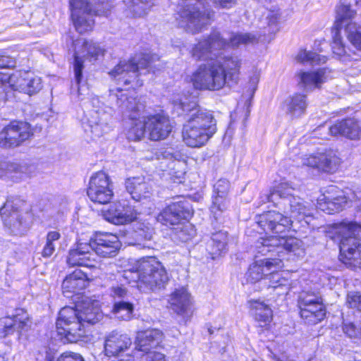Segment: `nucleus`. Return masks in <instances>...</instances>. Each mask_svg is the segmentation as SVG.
Listing matches in <instances>:
<instances>
[{
  "label": "nucleus",
  "instance_id": "1",
  "mask_svg": "<svg viewBox=\"0 0 361 361\" xmlns=\"http://www.w3.org/2000/svg\"><path fill=\"white\" fill-rule=\"evenodd\" d=\"M256 250L262 255L271 253V257L256 260L250 264L245 274L247 282L254 283L267 276L269 288H272L277 295H286L290 290L289 281L278 270L283 267V259L288 252L298 257L305 255L302 242L295 238L270 235L258 240Z\"/></svg>",
  "mask_w": 361,
  "mask_h": 361
},
{
  "label": "nucleus",
  "instance_id": "2",
  "mask_svg": "<svg viewBox=\"0 0 361 361\" xmlns=\"http://www.w3.org/2000/svg\"><path fill=\"white\" fill-rule=\"evenodd\" d=\"M293 190L286 183H280L271 191L267 199L279 211H269L257 218V224L266 233L282 234L290 228L293 219L300 221L310 216L309 204L300 197L294 196Z\"/></svg>",
  "mask_w": 361,
  "mask_h": 361
},
{
  "label": "nucleus",
  "instance_id": "3",
  "mask_svg": "<svg viewBox=\"0 0 361 361\" xmlns=\"http://www.w3.org/2000/svg\"><path fill=\"white\" fill-rule=\"evenodd\" d=\"M208 59L193 72L190 81L195 89L199 90L217 91L226 85L238 84L241 68V59L238 56H226L213 61ZM195 59V57L192 56ZM196 60H198L195 58ZM207 61V59H203Z\"/></svg>",
  "mask_w": 361,
  "mask_h": 361
},
{
  "label": "nucleus",
  "instance_id": "4",
  "mask_svg": "<svg viewBox=\"0 0 361 361\" xmlns=\"http://www.w3.org/2000/svg\"><path fill=\"white\" fill-rule=\"evenodd\" d=\"M102 317L99 302L82 297L75 308L64 307L60 310L56 323L57 333L64 342L76 343L85 335V323L94 324Z\"/></svg>",
  "mask_w": 361,
  "mask_h": 361
},
{
  "label": "nucleus",
  "instance_id": "5",
  "mask_svg": "<svg viewBox=\"0 0 361 361\" xmlns=\"http://www.w3.org/2000/svg\"><path fill=\"white\" fill-rule=\"evenodd\" d=\"M174 106L183 111L190 112L189 118L183 125L181 137L183 143L192 148H200L208 142L216 131V120L212 113L197 106L194 101L175 100Z\"/></svg>",
  "mask_w": 361,
  "mask_h": 361
},
{
  "label": "nucleus",
  "instance_id": "6",
  "mask_svg": "<svg viewBox=\"0 0 361 361\" xmlns=\"http://www.w3.org/2000/svg\"><path fill=\"white\" fill-rule=\"evenodd\" d=\"M360 228L355 223L342 222L329 231L330 238L340 241L341 260L352 268L361 267V240L355 238Z\"/></svg>",
  "mask_w": 361,
  "mask_h": 361
},
{
  "label": "nucleus",
  "instance_id": "7",
  "mask_svg": "<svg viewBox=\"0 0 361 361\" xmlns=\"http://www.w3.org/2000/svg\"><path fill=\"white\" fill-rule=\"evenodd\" d=\"M125 278H136L137 287L142 291L161 288L169 280L166 271L156 257H150L137 261L133 270L124 272Z\"/></svg>",
  "mask_w": 361,
  "mask_h": 361
},
{
  "label": "nucleus",
  "instance_id": "8",
  "mask_svg": "<svg viewBox=\"0 0 361 361\" xmlns=\"http://www.w3.org/2000/svg\"><path fill=\"white\" fill-rule=\"evenodd\" d=\"M336 13L331 44L334 54L338 56H343L346 54L340 35V30L343 27L345 28L349 41L356 49L361 51V27L353 21L355 12L351 9L349 5L345 4V1L343 0L338 6Z\"/></svg>",
  "mask_w": 361,
  "mask_h": 361
},
{
  "label": "nucleus",
  "instance_id": "9",
  "mask_svg": "<svg viewBox=\"0 0 361 361\" xmlns=\"http://www.w3.org/2000/svg\"><path fill=\"white\" fill-rule=\"evenodd\" d=\"M261 36L253 33L233 34L230 42L223 39L218 32H213L208 37L198 42L192 49V56L197 59H212L216 52L226 46L238 47L240 44H249L257 42Z\"/></svg>",
  "mask_w": 361,
  "mask_h": 361
},
{
  "label": "nucleus",
  "instance_id": "10",
  "mask_svg": "<svg viewBox=\"0 0 361 361\" xmlns=\"http://www.w3.org/2000/svg\"><path fill=\"white\" fill-rule=\"evenodd\" d=\"M207 0H181L178 6V25L196 33L207 25L212 16Z\"/></svg>",
  "mask_w": 361,
  "mask_h": 361
},
{
  "label": "nucleus",
  "instance_id": "11",
  "mask_svg": "<svg viewBox=\"0 0 361 361\" xmlns=\"http://www.w3.org/2000/svg\"><path fill=\"white\" fill-rule=\"evenodd\" d=\"M154 58L149 54H142L137 56L130 61H121L109 75L118 83L123 82L125 85H130L133 88L140 87L142 85V81L138 77L146 72L142 73V70L149 69Z\"/></svg>",
  "mask_w": 361,
  "mask_h": 361
},
{
  "label": "nucleus",
  "instance_id": "12",
  "mask_svg": "<svg viewBox=\"0 0 361 361\" xmlns=\"http://www.w3.org/2000/svg\"><path fill=\"white\" fill-rule=\"evenodd\" d=\"M74 46V63L73 71L75 80L77 85L78 94L80 99L82 95V87L80 83L82 78V70L84 68L85 60L95 61L99 56H103L104 50L99 44L93 41H88L85 39H78L73 42Z\"/></svg>",
  "mask_w": 361,
  "mask_h": 361
},
{
  "label": "nucleus",
  "instance_id": "13",
  "mask_svg": "<svg viewBox=\"0 0 361 361\" xmlns=\"http://www.w3.org/2000/svg\"><path fill=\"white\" fill-rule=\"evenodd\" d=\"M163 334L158 329L138 331L135 339V349L143 353L140 361H166L165 355L153 350L162 341Z\"/></svg>",
  "mask_w": 361,
  "mask_h": 361
},
{
  "label": "nucleus",
  "instance_id": "14",
  "mask_svg": "<svg viewBox=\"0 0 361 361\" xmlns=\"http://www.w3.org/2000/svg\"><path fill=\"white\" fill-rule=\"evenodd\" d=\"M301 318L309 324H316L326 316V308L322 298L314 293L302 292L298 300Z\"/></svg>",
  "mask_w": 361,
  "mask_h": 361
},
{
  "label": "nucleus",
  "instance_id": "15",
  "mask_svg": "<svg viewBox=\"0 0 361 361\" xmlns=\"http://www.w3.org/2000/svg\"><path fill=\"white\" fill-rule=\"evenodd\" d=\"M71 18L76 30L80 34L90 31L94 23L93 11L96 15H106L101 10L93 11L87 0H69Z\"/></svg>",
  "mask_w": 361,
  "mask_h": 361
},
{
  "label": "nucleus",
  "instance_id": "16",
  "mask_svg": "<svg viewBox=\"0 0 361 361\" xmlns=\"http://www.w3.org/2000/svg\"><path fill=\"white\" fill-rule=\"evenodd\" d=\"M87 192L91 201L95 203H109L114 196V192L108 175L102 171L93 175L90 180Z\"/></svg>",
  "mask_w": 361,
  "mask_h": 361
},
{
  "label": "nucleus",
  "instance_id": "17",
  "mask_svg": "<svg viewBox=\"0 0 361 361\" xmlns=\"http://www.w3.org/2000/svg\"><path fill=\"white\" fill-rule=\"evenodd\" d=\"M102 213L105 220L116 225L131 223L137 219L138 214L135 207L126 200L111 203L103 209Z\"/></svg>",
  "mask_w": 361,
  "mask_h": 361
},
{
  "label": "nucleus",
  "instance_id": "18",
  "mask_svg": "<svg viewBox=\"0 0 361 361\" xmlns=\"http://www.w3.org/2000/svg\"><path fill=\"white\" fill-rule=\"evenodd\" d=\"M192 210L188 202H173L164 208L157 216V221L164 225H177L190 218Z\"/></svg>",
  "mask_w": 361,
  "mask_h": 361
},
{
  "label": "nucleus",
  "instance_id": "19",
  "mask_svg": "<svg viewBox=\"0 0 361 361\" xmlns=\"http://www.w3.org/2000/svg\"><path fill=\"white\" fill-rule=\"evenodd\" d=\"M89 243L92 251L102 257L115 256L121 247L118 236L110 233H97Z\"/></svg>",
  "mask_w": 361,
  "mask_h": 361
},
{
  "label": "nucleus",
  "instance_id": "20",
  "mask_svg": "<svg viewBox=\"0 0 361 361\" xmlns=\"http://www.w3.org/2000/svg\"><path fill=\"white\" fill-rule=\"evenodd\" d=\"M348 202H361V188L356 191L350 190L346 195H338L333 197L323 195L318 199L317 207L326 214H333L342 210Z\"/></svg>",
  "mask_w": 361,
  "mask_h": 361
},
{
  "label": "nucleus",
  "instance_id": "21",
  "mask_svg": "<svg viewBox=\"0 0 361 361\" xmlns=\"http://www.w3.org/2000/svg\"><path fill=\"white\" fill-rule=\"evenodd\" d=\"M145 128L149 138L155 141L166 138L172 130L169 119L161 114L145 117Z\"/></svg>",
  "mask_w": 361,
  "mask_h": 361
},
{
  "label": "nucleus",
  "instance_id": "22",
  "mask_svg": "<svg viewBox=\"0 0 361 361\" xmlns=\"http://www.w3.org/2000/svg\"><path fill=\"white\" fill-rule=\"evenodd\" d=\"M91 251L90 243H84L78 241L75 247L70 250L67 257V263L72 267H94L96 265L94 254Z\"/></svg>",
  "mask_w": 361,
  "mask_h": 361
},
{
  "label": "nucleus",
  "instance_id": "23",
  "mask_svg": "<svg viewBox=\"0 0 361 361\" xmlns=\"http://www.w3.org/2000/svg\"><path fill=\"white\" fill-rule=\"evenodd\" d=\"M340 164V158L332 151L311 155L303 159V164L324 172H334Z\"/></svg>",
  "mask_w": 361,
  "mask_h": 361
},
{
  "label": "nucleus",
  "instance_id": "24",
  "mask_svg": "<svg viewBox=\"0 0 361 361\" xmlns=\"http://www.w3.org/2000/svg\"><path fill=\"white\" fill-rule=\"evenodd\" d=\"M132 345V340L126 334L114 331L105 338L104 353L108 357H117L128 350Z\"/></svg>",
  "mask_w": 361,
  "mask_h": 361
},
{
  "label": "nucleus",
  "instance_id": "25",
  "mask_svg": "<svg viewBox=\"0 0 361 361\" xmlns=\"http://www.w3.org/2000/svg\"><path fill=\"white\" fill-rule=\"evenodd\" d=\"M20 200H8L0 209V215L6 226L14 231L20 229L22 225Z\"/></svg>",
  "mask_w": 361,
  "mask_h": 361
},
{
  "label": "nucleus",
  "instance_id": "26",
  "mask_svg": "<svg viewBox=\"0 0 361 361\" xmlns=\"http://www.w3.org/2000/svg\"><path fill=\"white\" fill-rule=\"evenodd\" d=\"M169 307L178 315L189 317L191 314L192 300L185 288L176 289L169 299Z\"/></svg>",
  "mask_w": 361,
  "mask_h": 361
},
{
  "label": "nucleus",
  "instance_id": "27",
  "mask_svg": "<svg viewBox=\"0 0 361 361\" xmlns=\"http://www.w3.org/2000/svg\"><path fill=\"white\" fill-rule=\"evenodd\" d=\"M21 124L18 121H12L0 132V147L13 148L23 142Z\"/></svg>",
  "mask_w": 361,
  "mask_h": 361
},
{
  "label": "nucleus",
  "instance_id": "28",
  "mask_svg": "<svg viewBox=\"0 0 361 361\" xmlns=\"http://www.w3.org/2000/svg\"><path fill=\"white\" fill-rule=\"evenodd\" d=\"M126 188L133 200L140 201L150 197L152 187L145 176L129 178L126 180Z\"/></svg>",
  "mask_w": 361,
  "mask_h": 361
},
{
  "label": "nucleus",
  "instance_id": "29",
  "mask_svg": "<svg viewBox=\"0 0 361 361\" xmlns=\"http://www.w3.org/2000/svg\"><path fill=\"white\" fill-rule=\"evenodd\" d=\"M88 284L86 274L80 269L75 270L66 277L62 283L63 293L66 297H71V293H79Z\"/></svg>",
  "mask_w": 361,
  "mask_h": 361
},
{
  "label": "nucleus",
  "instance_id": "30",
  "mask_svg": "<svg viewBox=\"0 0 361 361\" xmlns=\"http://www.w3.org/2000/svg\"><path fill=\"white\" fill-rule=\"evenodd\" d=\"M333 135H342L351 140L361 138V126L354 118H348L335 123L330 127Z\"/></svg>",
  "mask_w": 361,
  "mask_h": 361
},
{
  "label": "nucleus",
  "instance_id": "31",
  "mask_svg": "<svg viewBox=\"0 0 361 361\" xmlns=\"http://www.w3.org/2000/svg\"><path fill=\"white\" fill-rule=\"evenodd\" d=\"M107 118L108 115L105 113L101 114L95 111L91 112L84 126L85 131L90 132L94 138L100 137L109 130Z\"/></svg>",
  "mask_w": 361,
  "mask_h": 361
},
{
  "label": "nucleus",
  "instance_id": "32",
  "mask_svg": "<svg viewBox=\"0 0 361 361\" xmlns=\"http://www.w3.org/2000/svg\"><path fill=\"white\" fill-rule=\"evenodd\" d=\"M299 83L306 90L319 88L327 79L326 71L319 69L312 72H301L298 74Z\"/></svg>",
  "mask_w": 361,
  "mask_h": 361
},
{
  "label": "nucleus",
  "instance_id": "33",
  "mask_svg": "<svg viewBox=\"0 0 361 361\" xmlns=\"http://www.w3.org/2000/svg\"><path fill=\"white\" fill-rule=\"evenodd\" d=\"M307 106L306 96L302 94L290 95L283 103V110L291 116H300L305 112Z\"/></svg>",
  "mask_w": 361,
  "mask_h": 361
},
{
  "label": "nucleus",
  "instance_id": "34",
  "mask_svg": "<svg viewBox=\"0 0 361 361\" xmlns=\"http://www.w3.org/2000/svg\"><path fill=\"white\" fill-rule=\"evenodd\" d=\"M116 97V102L118 108L123 114L131 113L128 116L131 119H135L134 114L140 111L142 108V105L140 104L135 97H128L126 93H121L120 95L115 94Z\"/></svg>",
  "mask_w": 361,
  "mask_h": 361
},
{
  "label": "nucleus",
  "instance_id": "35",
  "mask_svg": "<svg viewBox=\"0 0 361 361\" xmlns=\"http://www.w3.org/2000/svg\"><path fill=\"white\" fill-rule=\"evenodd\" d=\"M228 234L225 231H220L213 233L207 244V250L212 257L214 259L221 253L227 250Z\"/></svg>",
  "mask_w": 361,
  "mask_h": 361
},
{
  "label": "nucleus",
  "instance_id": "36",
  "mask_svg": "<svg viewBox=\"0 0 361 361\" xmlns=\"http://www.w3.org/2000/svg\"><path fill=\"white\" fill-rule=\"evenodd\" d=\"M251 314L255 319L260 322H269L272 318V310L263 302L259 300L249 301Z\"/></svg>",
  "mask_w": 361,
  "mask_h": 361
},
{
  "label": "nucleus",
  "instance_id": "37",
  "mask_svg": "<svg viewBox=\"0 0 361 361\" xmlns=\"http://www.w3.org/2000/svg\"><path fill=\"white\" fill-rule=\"evenodd\" d=\"M23 322L18 315L13 317H6L0 319V337L5 338L21 329Z\"/></svg>",
  "mask_w": 361,
  "mask_h": 361
},
{
  "label": "nucleus",
  "instance_id": "38",
  "mask_svg": "<svg viewBox=\"0 0 361 361\" xmlns=\"http://www.w3.org/2000/svg\"><path fill=\"white\" fill-rule=\"evenodd\" d=\"M281 18V13L279 11H269L265 16L264 20L267 27L262 32L264 36L268 35L269 40L274 38L276 33L279 30V20Z\"/></svg>",
  "mask_w": 361,
  "mask_h": 361
},
{
  "label": "nucleus",
  "instance_id": "39",
  "mask_svg": "<svg viewBox=\"0 0 361 361\" xmlns=\"http://www.w3.org/2000/svg\"><path fill=\"white\" fill-rule=\"evenodd\" d=\"M133 305L125 301L115 302L112 310V312L116 318L126 321L133 318Z\"/></svg>",
  "mask_w": 361,
  "mask_h": 361
},
{
  "label": "nucleus",
  "instance_id": "40",
  "mask_svg": "<svg viewBox=\"0 0 361 361\" xmlns=\"http://www.w3.org/2000/svg\"><path fill=\"white\" fill-rule=\"evenodd\" d=\"M153 6L152 0H130L128 2V9L136 17L147 15Z\"/></svg>",
  "mask_w": 361,
  "mask_h": 361
},
{
  "label": "nucleus",
  "instance_id": "41",
  "mask_svg": "<svg viewBox=\"0 0 361 361\" xmlns=\"http://www.w3.org/2000/svg\"><path fill=\"white\" fill-rule=\"evenodd\" d=\"M147 132L145 128V117L142 120H132L130 128L126 132V137L129 140H139L143 137Z\"/></svg>",
  "mask_w": 361,
  "mask_h": 361
},
{
  "label": "nucleus",
  "instance_id": "42",
  "mask_svg": "<svg viewBox=\"0 0 361 361\" xmlns=\"http://www.w3.org/2000/svg\"><path fill=\"white\" fill-rule=\"evenodd\" d=\"M61 238V235L57 231H50L47 233L46 235V243L42 252V257H49L54 254Z\"/></svg>",
  "mask_w": 361,
  "mask_h": 361
},
{
  "label": "nucleus",
  "instance_id": "43",
  "mask_svg": "<svg viewBox=\"0 0 361 361\" xmlns=\"http://www.w3.org/2000/svg\"><path fill=\"white\" fill-rule=\"evenodd\" d=\"M42 87L41 78L32 73H27L24 78V93L31 96L39 92Z\"/></svg>",
  "mask_w": 361,
  "mask_h": 361
},
{
  "label": "nucleus",
  "instance_id": "44",
  "mask_svg": "<svg viewBox=\"0 0 361 361\" xmlns=\"http://www.w3.org/2000/svg\"><path fill=\"white\" fill-rule=\"evenodd\" d=\"M228 204L229 201L226 197L215 196L211 206V212L214 214L215 219H218L219 212L221 213L228 208Z\"/></svg>",
  "mask_w": 361,
  "mask_h": 361
},
{
  "label": "nucleus",
  "instance_id": "45",
  "mask_svg": "<svg viewBox=\"0 0 361 361\" xmlns=\"http://www.w3.org/2000/svg\"><path fill=\"white\" fill-rule=\"evenodd\" d=\"M135 231V236L141 239L150 240L153 233V228L149 224L137 223Z\"/></svg>",
  "mask_w": 361,
  "mask_h": 361
},
{
  "label": "nucleus",
  "instance_id": "46",
  "mask_svg": "<svg viewBox=\"0 0 361 361\" xmlns=\"http://www.w3.org/2000/svg\"><path fill=\"white\" fill-rule=\"evenodd\" d=\"M296 59L298 61L301 63H320L321 59L318 54L314 52L300 50L297 56Z\"/></svg>",
  "mask_w": 361,
  "mask_h": 361
},
{
  "label": "nucleus",
  "instance_id": "47",
  "mask_svg": "<svg viewBox=\"0 0 361 361\" xmlns=\"http://www.w3.org/2000/svg\"><path fill=\"white\" fill-rule=\"evenodd\" d=\"M176 235L180 240L186 242L195 236V230L190 224L187 223L182 226L180 230L177 231Z\"/></svg>",
  "mask_w": 361,
  "mask_h": 361
},
{
  "label": "nucleus",
  "instance_id": "48",
  "mask_svg": "<svg viewBox=\"0 0 361 361\" xmlns=\"http://www.w3.org/2000/svg\"><path fill=\"white\" fill-rule=\"evenodd\" d=\"M346 305L349 308L356 309L361 312V293L352 291L348 293L346 296Z\"/></svg>",
  "mask_w": 361,
  "mask_h": 361
},
{
  "label": "nucleus",
  "instance_id": "49",
  "mask_svg": "<svg viewBox=\"0 0 361 361\" xmlns=\"http://www.w3.org/2000/svg\"><path fill=\"white\" fill-rule=\"evenodd\" d=\"M343 331L350 338H357L361 336V327L352 322H343Z\"/></svg>",
  "mask_w": 361,
  "mask_h": 361
},
{
  "label": "nucleus",
  "instance_id": "50",
  "mask_svg": "<svg viewBox=\"0 0 361 361\" xmlns=\"http://www.w3.org/2000/svg\"><path fill=\"white\" fill-rule=\"evenodd\" d=\"M214 188L217 196L226 197L230 188V183L226 179H219L215 183Z\"/></svg>",
  "mask_w": 361,
  "mask_h": 361
},
{
  "label": "nucleus",
  "instance_id": "51",
  "mask_svg": "<svg viewBox=\"0 0 361 361\" xmlns=\"http://www.w3.org/2000/svg\"><path fill=\"white\" fill-rule=\"evenodd\" d=\"M41 131V126H32L30 123L24 122V140L39 134Z\"/></svg>",
  "mask_w": 361,
  "mask_h": 361
},
{
  "label": "nucleus",
  "instance_id": "52",
  "mask_svg": "<svg viewBox=\"0 0 361 361\" xmlns=\"http://www.w3.org/2000/svg\"><path fill=\"white\" fill-rule=\"evenodd\" d=\"M58 361H85L81 355L73 352L63 353L59 358Z\"/></svg>",
  "mask_w": 361,
  "mask_h": 361
},
{
  "label": "nucleus",
  "instance_id": "53",
  "mask_svg": "<svg viewBox=\"0 0 361 361\" xmlns=\"http://www.w3.org/2000/svg\"><path fill=\"white\" fill-rule=\"evenodd\" d=\"M111 294L114 298H123L127 296L128 290L123 286H117L111 288Z\"/></svg>",
  "mask_w": 361,
  "mask_h": 361
},
{
  "label": "nucleus",
  "instance_id": "54",
  "mask_svg": "<svg viewBox=\"0 0 361 361\" xmlns=\"http://www.w3.org/2000/svg\"><path fill=\"white\" fill-rule=\"evenodd\" d=\"M214 4L222 7L228 8L235 4V0H212Z\"/></svg>",
  "mask_w": 361,
  "mask_h": 361
},
{
  "label": "nucleus",
  "instance_id": "55",
  "mask_svg": "<svg viewBox=\"0 0 361 361\" xmlns=\"http://www.w3.org/2000/svg\"><path fill=\"white\" fill-rule=\"evenodd\" d=\"M11 59L6 56H0V68H9L11 66Z\"/></svg>",
  "mask_w": 361,
  "mask_h": 361
},
{
  "label": "nucleus",
  "instance_id": "56",
  "mask_svg": "<svg viewBox=\"0 0 361 361\" xmlns=\"http://www.w3.org/2000/svg\"><path fill=\"white\" fill-rule=\"evenodd\" d=\"M6 85L0 79V105L4 103L6 100V93L5 91Z\"/></svg>",
  "mask_w": 361,
  "mask_h": 361
},
{
  "label": "nucleus",
  "instance_id": "57",
  "mask_svg": "<svg viewBox=\"0 0 361 361\" xmlns=\"http://www.w3.org/2000/svg\"><path fill=\"white\" fill-rule=\"evenodd\" d=\"M6 164L0 162V177L4 175Z\"/></svg>",
  "mask_w": 361,
  "mask_h": 361
},
{
  "label": "nucleus",
  "instance_id": "58",
  "mask_svg": "<svg viewBox=\"0 0 361 361\" xmlns=\"http://www.w3.org/2000/svg\"><path fill=\"white\" fill-rule=\"evenodd\" d=\"M53 359H54L53 356L51 354L47 353V357H46V360L47 361H53Z\"/></svg>",
  "mask_w": 361,
  "mask_h": 361
},
{
  "label": "nucleus",
  "instance_id": "59",
  "mask_svg": "<svg viewBox=\"0 0 361 361\" xmlns=\"http://www.w3.org/2000/svg\"><path fill=\"white\" fill-rule=\"evenodd\" d=\"M30 167V172H35V170H36V166H35L32 165Z\"/></svg>",
  "mask_w": 361,
  "mask_h": 361
},
{
  "label": "nucleus",
  "instance_id": "60",
  "mask_svg": "<svg viewBox=\"0 0 361 361\" xmlns=\"http://www.w3.org/2000/svg\"><path fill=\"white\" fill-rule=\"evenodd\" d=\"M276 361H293V360H289V359H288V358H286V359L278 358V359L276 360Z\"/></svg>",
  "mask_w": 361,
  "mask_h": 361
},
{
  "label": "nucleus",
  "instance_id": "61",
  "mask_svg": "<svg viewBox=\"0 0 361 361\" xmlns=\"http://www.w3.org/2000/svg\"><path fill=\"white\" fill-rule=\"evenodd\" d=\"M252 82L254 84H256L258 82V78H255V79L252 80Z\"/></svg>",
  "mask_w": 361,
  "mask_h": 361
},
{
  "label": "nucleus",
  "instance_id": "62",
  "mask_svg": "<svg viewBox=\"0 0 361 361\" xmlns=\"http://www.w3.org/2000/svg\"><path fill=\"white\" fill-rule=\"evenodd\" d=\"M0 361H4V357L0 355Z\"/></svg>",
  "mask_w": 361,
  "mask_h": 361
},
{
  "label": "nucleus",
  "instance_id": "63",
  "mask_svg": "<svg viewBox=\"0 0 361 361\" xmlns=\"http://www.w3.org/2000/svg\"><path fill=\"white\" fill-rule=\"evenodd\" d=\"M358 2H361V0H358L357 3H358Z\"/></svg>",
  "mask_w": 361,
  "mask_h": 361
}]
</instances>
